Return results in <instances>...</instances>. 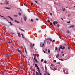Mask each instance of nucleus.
<instances>
[{"instance_id":"6e6d98bb","label":"nucleus","mask_w":75,"mask_h":75,"mask_svg":"<svg viewBox=\"0 0 75 75\" xmlns=\"http://www.w3.org/2000/svg\"><path fill=\"white\" fill-rule=\"evenodd\" d=\"M10 24L11 25H13V24L11 23H10Z\"/></svg>"},{"instance_id":"5fc2aeb1","label":"nucleus","mask_w":75,"mask_h":75,"mask_svg":"<svg viewBox=\"0 0 75 75\" xmlns=\"http://www.w3.org/2000/svg\"><path fill=\"white\" fill-rule=\"evenodd\" d=\"M8 43H9V44H10V43H11V42L10 41H9V42H8Z\"/></svg>"},{"instance_id":"4468645a","label":"nucleus","mask_w":75,"mask_h":75,"mask_svg":"<svg viewBox=\"0 0 75 75\" xmlns=\"http://www.w3.org/2000/svg\"><path fill=\"white\" fill-rule=\"evenodd\" d=\"M20 30H21V31H23V32H25V31L23 29H21V28H20Z\"/></svg>"},{"instance_id":"a18cd8bd","label":"nucleus","mask_w":75,"mask_h":75,"mask_svg":"<svg viewBox=\"0 0 75 75\" xmlns=\"http://www.w3.org/2000/svg\"><path fill=\"white\" fill-rule=\"evenodd\" d=\"M17 23H18V24L20 23V22L19 21H17Z\"/></svg>"},{"instance_id":"ddd939ff","label":"nucleus","mask_w":75,"mask_h":75,"mask_svg":"<svg viewBox=\"0 0 75 75\" xmlns=\"http://www.w3.org/2000/svg\"><path fill=\"white\" fill-rule=\"evenodd\" d=\"M25 50L26 54H27V50H26V48H25Z\"/></svg>"},{"instance_id":"0eeeda50","label":"nucleus","mask_w":75,"mask_h":75,"mask_svg":"<svg viewBox=\"0 0 75 75\" xmlns=\"http://www.w3.org/2000/svg\"><path fill=\"white\" fill-rule=\"evenodd\" d=\"M46 39L45 40H44V42L42 43V47H44V43H45V41H46Z\"/></svg>"},{"instance_id":"39448f33","label":"nucleus","mask_w":75,"mask_h":75,"mask_svg":"<svg viewBox=\"0 0 75 75\" xmlns=\"http://www.w3.org/2000/svg\"><path fill=\"white\" fill-rule=\"evenodd\" d=\"M35 65L36 68H37L38 69H39V67H38V66L37 65V64H35Z\"/></svg>"},{"instance_id":"6ab92c4d","label":"nucleus","mask_w":75,"mask_h":75,"mask_svg":"<svg viewBox=\"0 0 75 75\" xmlns=\"http://www.w3.org/2000/svg\"><path fill=\"white\" fill-rule=\"evenodd\" d=\"M59 48L60 49H62V46H60V47Z\"/></svg>"},{"instance_id":"49530a36","label":"nucleus","mask_w":75,"mask_h":75,"mask_svg":"<svg viewBox=\"0 0 75 75\" xmlns=\"http://www.w3.org/2000/svg\"><path fill=\"white\" fill-rule=\"evenodd\" d=\"M50 15H51V16H52V13H50Z\"/></svg>"},{"instance_id":"e433bc0d","label":"nucleus","mask_w":75,"mask_h":75,"mask_svg":"<svg viewBox=\"0 0 75 75\" xmlns=\"http://www.w3.org/2000/svg\"><path fill=\"white\" fill-rule=\"evenodd\" d=\"M51 66H52V67H53V66H54V64H52L51 65Z\"/></svg>"},{"instance_id":"bf43d9fd","label":"nucleus","mask_w":75,"mask_h":75,"mask_svg":"<svg viewBox=\"0 0 75 75\" xmlns=\"http://www.w3.org/2000/svg\"><path fill=\"white\" fill-rule=\"evenodd\" d=\"M2 74L3 75H4V73H2Z\"/></svg>"},{"instance_id":"2f4dec72","label":"nucleus","mask_w":75,"mask_h":75,"mask_svg":"<svg viewBox=\"0 0 75 75\" xmlns=\"http://www.w3.org/2000/svg\"><path fill=\"white\" fill-rule=\"evenodd\" d=\"M44 63H47V61H44Z\"/></svg>"},{"instance_id":"c9c22d12","label":"nucleus","mask_w":75,"mask_h":75,"mask_svg":"<svg viewBox=\"0 0 75 75\" xmlns=\"http://www.w3.org/2000/svg\"><path fill=\"white\" fill-rule=\"evenodd\" d=\"M38 71H39V73L40 74V73H41L40 72V69H39H39H38Z\"/></svg>"},{"instance_id":"bb28decb","label":"nucleus","mask_w":75,"mask_h":75,"mask_svg":"<svg viewBox=\"0 0 75 75\" xmlns=\"http://www.w3.org/2000/svg\"><path fill=\"white\" fill-rule=\"evenodd\" d=\"M50 43H51V42H49V41H48L47 42V44L49 43L50 44Z\"/></svg>"},{"instance_id":"e2e57ef3","label":"nucleus","mask_w":75,"mask_h":75,"mask_svg":"<svg viewBox=\"0 0 75 75\" xmlns=\"http://www.w3.org/2000/svg\"><path fill=\"white\" fill-rule=\"evenodd\" d=\"M39 33H40L41 32V30L39 31Z\"/></svg>"},{"instance_id":"dca6fc26","label":"nucleus","mask_w":75,"mask_h":75,"mask_svg":"<svg viewBox=\"0 0 75 75\" xmlns=\"http://www.w3.org/2000/svg\"><path fill=\"white\" fill-rule=\"evenodd\" d=\"M9 55H10L9 54H6L5 55V57H8V56H9Z\"/></svg>"},{"instance_id":"69168bd1","label":"nucleus","mask_w":75,"mask_h":75,"mask_svg":"<svg viewBox=\"0 0 75 75\" xmlns=\"http://www.w3.org/2000/svg\"><path fill=\"white\" fill-rule=\"evenodd\" d=\"M36 20L38 21V19L37 18H36Z\"/></svg>"},{"instance_id":"680f3d73","label":"nucleus","mask_w":75,"mask_h":75,"mask_svg":"<svg viewBox=\"0 0 75 75\" xmlns=\"http://www.w3.org/2000/svg\"><path fill=\"white\" fill-rule=\"evenodd\" d=\"M70 16V15H68V17H69V16Z\"/></svg>"},{"instance_id":"412c9836","label":"nucleus","mask_w":75,"mask_h":75,"mask_svg":"<svg viewBox=\"0 0 75 75\" xmlns=\"http://www.w3.org/2000/svg\"><path fill=\"white\" fill-rule=\"evenodd\" d=\"M62 10L63 11H64L65 10V8L62 9Z\"/></svg>"},{"instance_id":"9b49d317","label":"nucleus","mask_w":75,"mask_h":75,"mask_svg":"<svg viewBox=\"0 0 75 75\" xmlns=\"http://www.w3.org/2000/svg\"><path fill=\"white\" fill-rule=\"evenodd\" d=\"M5 8H6V9H8V10H10V8H8V7H5Z\"/></svg>"},{"instance_id":"2eb2a0df","label":"nucleus","mask_w":75,"mask_h":75,"mask_svg":"<svg viewBox=\"0 0 75 75\" xmlns=\"http://www.w3.org/2000/svg\"><path fill=\"white\" fill-rule=\"evenodd\" d=\"M19 37H20V34L19 33H17Z\"/></svg>"},{"instance_id":"a19ab883","label":"nucleus","mask_w":75,"mask_h":75,"mask_svg":"<svg viewBox=\"0 0 75 75\" xmlns=\"http://www.w3.org/2000/svg\"><path fill=\"white\" fill-rule=\"evenodd\" d=\"M44 61V59H42L41 60V61H42H42Z\"/></svg>"},{"instance_id":"393cba45","label":"nucleus","mask_w":75,"mask_h":75,"mask_svg":"<svg viewBox=\"0 0 75 75\" xmlns=\"http://www.w3.org/2000/svg\"><path fill=\"white\" fill-rule=\"evenodd\" d=\"M18 14H19V16H21V13H20V12H19Z\"/></svg>"},{"instance_id":"aec40b11","label":"nucleus","mask_w":75,"mask_h":75,"mask_svg":"<svg viewBox=\"0 0 75 75\" xmlns=\"http://www.w3.org/2000/svg\"><path fill=\"white\" fill-rule=\"evenodd\" d=\"M57 49H58V48L57 47H55L56 51H57Z\"/></svg>"},{"instance_id":"37998d69","label":"nucleus","mask_w":75,"mask_h":75,"mask_svg":"<svg viewBox=\"0 0 75 75\" xmlns=\"http://www.w3.org/2000/svg\"><path fill=\"white\" fill-rule=\"evenodd\" d=\"M31 21H32V22H33V19H31Z\"/></svg>"},{"instance_id":"79ce46f5","label":"nucleus","mask_w":75,"mask_h":75,"mask_svg":"<svg viewBox=\"0 0 75 75\" xmlns=\"http://www.w3.org/2000/svg\"><path fill=\"white\" fill-rule=\"evenodd\" d=\"M58 50L59 51H61V49L60 48H59V49Z\"/></svg>"},{"instance_id":"13d9d810","label":"nucleus","mask_w":75,"mask_h":75,"mask_svg":"<svg viewBox=\"0 0 75 75\" xmlns=\"http://www.w3.org/2000/svg\"><path fill=\"white\" fill-rule=\"evenodd\" d=\"M40 75H42V74H41V73H40Z\"/></svg>"},{"instance_id":"c85d7f7f","label":"nucleus","mask_w":75,"mask_h":75,"mask_svg":"<svg viewBox=\"0 0 75 75\" xmlns=\"http://www.w3.org/2000/svg\"><path fill=\"white\" fill-rule=\"evenodd\" d=\"M52 23H50V25H52Z\"/></svg>"},{"instance_id":"5701e85b","label":"nucleus","mask_w":75,"mask_h":75,"mask_svg":"<svg viewBox=\"0 0 75 75\" xmlns=\"http://www.w3.org/2000/svg\"><path fill=\"white\" fill-rule=\"evenodd\" d=\"M48 53H50V51L49 49L48 50Z\"/></svg>"},{"instance_id":"c03bdc74","label":"nucleus","mask_w":75,"mask_h":75,"mask_svg":"<svg viewBox=\"0 0 75 75\" xmlns=\"http://www.w3.org/2000/svg\"><path fill=\"white\" fill-rule=\"evenodd\" d=\"M54 69H55V70H57V68H54Z\"/></svg>"},{"instance_id":"3c124183","label":"nucleus","mask_w":75,"mask_h":75,"mask_svg":"<svg viewBox=\"0 0 75 75\" xmlns=\"http://www.w3.org/2000/svg\"><path fill=\"white\" fill-rule=\"evenodd\" d=\"M15 22H17V20H15Z\"/></svg>"},{"instance_id":"f3484780","label":"nucleus","mask_w":75,"mask_h":75,"mask_svg":"<svg viewBox=\"0 0 75 75\" xmlns=\"http://www.w3.org/2000/svg\"><path fill=\"white\" fill-rule=\"evenodd\" d=\"M30 46L31 48H33V45H32V44H30Z\"/></svg>"},{"instance_id":"603ef678","label":"nucleus","mask_w":75,"mask_h":75,"mask_svg":"<svg viewBox=\"0 0 75 75\" xmlns=\"http://www.w3.org/2000/svg\"><path fill=\"white\" fill-rule=\"evenodd\" d=\"M64 55H65V54H63L62 55V56H63V57H64Z\"/></svg>"},{"instance_id":"4c0bfd02","label":"nucleus","mask_w":75,"mask_h":75,"mask_svg":"<svg viewBox=\"0 0 75 75\" xmlns=\"http://www.w3.org/2000/svg\"><path fill=\"white\" fill-rule=\"evenodd\" d=\"M47 22H48V23H50V21L49 20H48L47 21Z\"/></svg>"},{"instance_id":"f8f14e48","label":"nucleus","mask_w":75,"mask_h":75,"mask_svg":"<svg viewBox=\"0 0 75 75\" xmlns=\"http://www.w3.org/2000/svg\"><path fill=\"white\" fill-rule=\"evenodd\" d=\"M74 27V25H72L70 26H69V28H71V27H72V28H73V27Z\"/></svg>"},{"instance_id":"7ed1b4c3","label":"nucleus","mask_w":75,"mask_h":75,"mask_svg":"<svg viewBox=\"0 0 75 75\" xmlns=\"http://www.w3.org/2000/svg\"><path fill=\"white\" fill-rule=\"evenodd\" d=\"M58 24V22H57V21H54L53 22V24L54 25H55V24Z\"/></svg>"},{"instance_id":"0e129e2a","label":"nucleus","mask_w":75,"mask_h":75,"mask_svg":"<svg viewBox=\"0 0 75 75\" xmlns=\"http://www.w3.org/2000/svg\"><path fill=\"white\" fill-rule=\"evenodd\" d=\"M43 52L44 53H45V51H44V50H43Z\"/></svg>"},{"instance_id":"4be33fe9","label":"nucleus","mask_w":75,"mask_h":75,"mask_svg":"<svg viewBox=\"0 0 75 75\" xmlns=\"http://www.w3.org/2000/svg\"><path fill=\"white\" fill-rule=\"evenodd\" d=\"M24 5H25V6H27V4L24 3Z\"/></svg>"},{"instance_id":"b1692460","label":"nucleus","mask_w":75,"mask_h":75,"mask_svg":"<svg viewBox=\"0 0 75 75\" xmlns=\"http://www.w3.org/2000/svg\"><path fill=\"white\" fill-rule=\"evenodd\" d=\"M35 2V3H38V1H34Z\"/></svg>"},{"instance_id":"6e6552de","label":"nucleus","mask_w":75,"mask_h":75,"mask_svg":"<svg viewBox=\"0 0 75 75\" xmlns=\"http://www.w3.org/2000/svg\"><path fill=\"white\" fill-rule=\"evenodd\" d=\"M47 40H50V41H52V39L50 38H49L47 39H46Z\"/></svg>"},{"instance_id":"7c9ffc66","label":"nucleus","mask_w":75,"mask_h":75,"mask_svg":"<svg viewBox=\"0 0 75 75\" xmlns=\"http://www.w3.org/2000/svg\"><path fill=\"white\" fill-rule=\"evenodd\" d=\"M21 35L22 36V37L23 38H24V36L23 35V34H22Z\"/></svg>"},{"instance_id":"09e8293b","label":"nucleus","mask_w":75,"mask_h":75,"mask_svg":"<svg viewBox=\"0 0 75 75\" xmlns=\"http://www.w3.org/2000/svg\"><path fill=\"white\" fill-rule=\"evenodd\" d=\"M0 17H4V16H2L0 15Z\"/></svg>"},{"instance_id":"f257e3e1","label":"nucleus","mask_w":75,"mask_h":75,"mask_svg":"<svg viewBox=\"0 0 75 75\" xmlns=\"http://www.w3.org/2000/svg\"><path fill=\"white\" fill-rule=\"evenodd\" d=\"M34 61H35L36 62H37V63H38V60H37L36 59V57L35 55L34 56Z\"/></svg>"},{"instance_id":"a878e982","label":"nucleus","mask_w":75,"mask_h":75,"mask_svg":"<svg viewBox=\"0 0 75 75\" xmlns=\"http://www.w3.org/2000/svg\"><path fill=\"white\" fill-rule=\"evenodd\" d=\"M65 47H63L62 48V50H64L65 49Z\"/></svg>"},{"instance_id":"423d86ee","label":"nucleus","mask_w":75,"mask_h":75,"mask_svg":"<svg viewBox=\"0 0 75 75\" xmlns=\"http://www.w3.org/2000/svg\"><path fill=\"white\" fill-rule=\"evenodd\" d=\"M21 67H22V68H23V70H24V65H23V64H21Z\"/></svg>"},{"instance_id":"a211bd4d","label":"nucleus","mask_w":75,"mask_h":75,"mask_svg":"<svg viewBox=\"0 0 75 75\" xmlns=\"http://www.w3.org/2000/svg\"><path fill=\"white\" fill-rule=\"evenodd\" d=\"M58 57H59V54H57L56 56V58H58Z\"/></svg>"},{"instance_id":"338daca9","label":"nucleus","mask_w":75,"mask_h":75,"mask_svg":"<svg viewBox=\"0 0 75 75\" xmlns=\"http://www.w3.org/2000/svg\"><path fill=\"white\" fill-rule=\"evenodd\" d=\"M61 61H64V60H63V59H61Z\"/></svg>"},{"instance_id":"c756f323","label":"nucleus","mask_w":75,"mask_h":75,"mask_svg":"<svg viewBox=\"0 0 75 75\" xmlns=\"http://www.w3.org/2000/svg\"><path fill=\"white\" fill-rule=\"evenodd\" d=\"M52 41V42H55V41L54 40H53Z\"/></svg>"},{"instance_id":"f704fd0d","label":"nucleus","mask_w":75,"mask_h":75,"mask_svg":"<svg viewBox=\"0 0 75 75\" xmlns=\"http://www.w3.org/2000/svg\"><path fill=\"white\" fill-rule=\"evenodd\" d=\"M14 17H17V15H14Z\"/></svg>"},{"instance_id":"58836bf2","label":"nucleus","mask_w":75,"mask_h":75,"mask_svg":"<svg viewBox=\"0 0 75 75\" xmlns=\"http://www.w3.org/2000/svg\"><path fill=\"white\" fill-rule=\"evenodd\" d=\"M57 27H59V24H57Z\"/></svg>"},{"instance_id":"8fccbe9b","label":"nucleus","mask_w":75,"mask_h":75,"mask_svg":"<svg viewBox=\"0 0 75 75\" xmlns=\"http://www.w3.org/2000/svg\"><path fill=\"white\" fill-rule=\"evenodd\" d=\"M40 47H42V45H41V44H40Z\"/></svg>"},{"instance_id":"774afa93","label":"nucleus","mask_w":75,"mask_h":75,"mask_svg":"<svg viewBox=\"0 0 75 75\" xmlns=\"http://www.w3.org/2000/svg\"><path fill=\"white\" fill-rule=\"evenodd\" d=\"M48 75H50V74H48Z\"/></svg>"},{"instance_id":"864d4df0","label":"nucleus","mask_w":75,"mask_h":75,"mask_svg":"<svg viewBox=\"0 0 75 75\" xmlns=\"http://www.w3.org/2000/svg\"><path fill=\"white\" fill-rule=\"evenodd\" d=\"M67 33H69V30L68 31Z\"/></svg>"},{"instance_id":"052dcab7","label":"nucleus","mask_w":75,"mask_h":75,"mask_svg":"<svg viewBox=\"0 0 75 75\" xmlns=\"http://www.w3.org/2000/svg\"><path fill=\"white\" fill-rule=\"evenodd\" d=\"M33 3H31V6H32V5H33Z\"/></svg>"},{"instance_id":"473e14b6","label":"nucleus","mask_w":75,"mask_h":75,"mask_svg":"<svg viewBox=\"0 0 75 75\" xmlns=\"http://www.w3.org/2000/svg\"><path fill=\"white\" fill-rule=\"evenodd\" d=\"M36 75H38V72H36Z\"/></svg>"},{"instance_id":"9d476101","label":"nucleus","mask_w":75,"mask_h":75,"mask_svg":"<svg viewBox=\"0 0 75 75\" xmlns=\"http://www.w3.org/2000/svg\"><path fill=\"white\" fill-rule=\"evenodd\" d=\"M7 17H9V18L11 20H13V19H12L11 17H10L9 16H7Z\"/></svg>"},{"instance_id":"1a4fd4ad","label":"nucleus","mask_w":75,"mask_h":75,"mask_svg":"<svg viewBox=\"0 0 75 75\" xmlns=\"http://www.w3.org/2000/svg\"><path fill=\"white\" fill-rule=\"evenodd\" d=\"M6 4H8V1H7V0H6Z\"/></svg>"},{"instance_id":"4d7b16f0","label":"nucleus","mask_w":75,"mask_h":75,"mask_svg":"<svg viewBox=\"0 0 75 75\" xmlns=\"http://www.w3.org/2000/svg\"><path fill=\"white\" fill-rule=\"evenodd\" d=\"M61 54H63L64 53V52H61Z\"/></svg>"},{"instance_id":"20e7f679","label":"nucleus","mask_w":75,"mask_h":75,"mask_svg":"<svg viewBox=\"0 0 75 75\" xmlns=\"http://www.w3.org/2000/svg\"><path fill=\"white\" fill-rule=\"evenodd\" d=\"M17 50H18V52H19L21 54H22V52H21V51L19 50L18 48H17Z\"/></svg>"},{"instance_id":"ea45409f","label":"nucleus","mask_w":75,"mask_h":75,"mask_svg":"<svg viewBox=\"0 0 75 75\" xmlns=\"http://www.w3.org/2000/svg\"><path fill=\"white\" fill-rule=\"evenodd\" d=\"M67 23H70V21H69V22H67Z\"/></svg>"},{"instance_id":"72a5a7b5","label":"nucleus","mask_w":75,"mask_h":75,"mask_svg":"<svg viewBox=\"0 0 75 75\" xmlns=\"http://www.w3.org/2000/svg\"><path fill=\"white\" fill-rule=\"evenodd\" d=\"M68 50H70V47H69V46H68Z\"/></svg>"},{"instance_id":"cd10ccee","label":"nucleus","mask_w":75,"mask_h":75,"mask_svg":"<svg viewBox=\"0 0 75 75\" xmlns=\"http://www.w3.org/2000/svg\"><path fill=\"white\" fill-rule=\"evenodd\" d=\"M53 62H56V60H54Z\"/></svg>"},{"instance_id":"f03ea898","label":"nucleus","mask_w":75,"mask_h":75,"mask_svg":"<svg viewBox=\"0 0 75 75\" xmlns=\"http://www.w3.org/2000/svg\"><path fill=\"white\" fill-rule=\"evenodd\" d=\"M27 16H24L23 19L25 21H26V20H27Z\"/></svg>"},{"instance_id":"de8ad7c7","label":"nucleus","mask_w":75,"mask_h":75,"mask_svg":"<svg viewBox=\"0 0 75 75\" xmlns=\"http://www.w3.org/2000/svg\"><path fill=\"white\" fill-rule=\"evenodd\" d=\"M58 64H61V63L60 62H58Z\"/></svg>"}]
</instances>
